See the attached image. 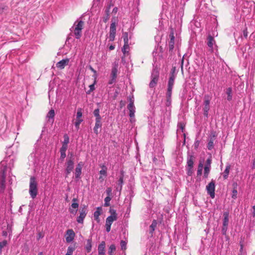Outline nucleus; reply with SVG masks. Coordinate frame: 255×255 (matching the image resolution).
Here are the masks:
<instances>
[{"mask_svg":"<svg viewBox=\"0 0 255 255\" xmlns=\"http://www.w3.org/2000/svg\"><path fill=\"white\" fill-rule=\"evenodd\" d=\"M108 254L112 255V245L109 247Z\"/></svg>","mask_w":255,"mask_h":255,"instance_id":"56","label":"nucleus"},{"mask_svg":"<svg viewBox=\"0 0 255 255\" xmlns=\"http://www.w3.org/2000/svg\"><path fill=\"white\" fill-rule=\"evenodd\" d=\"M100 173L102 175H104V176H106V171L105 169H102L100 171Z\"/></svg>","mask_w":255,"mask_h":255,"instance_id":"52","label":"nucleus"},{"mask_svg":"<svg viewBox=\"0 0 255 255\" xmlns=\"http://www.w3.org/2000/svg\"><path fill=\"white\" fill-rule=\"evenodd\" d=\"M75 233L72 229L68 230L66 232V240L68 243L72 242L75 237Z\"/></svg>","mask_w":255,"mask_h":255,"instance_id":"18","label":"nucleus"},{"mask_svg":"<svg viewBox=\"0 0 255 255\" xmlns=\"http://www.w3.org/2000/svg\"><path fill=\"white\" fill-rule=\"evenodd\" d=\"M112 225V215L109 216L106 219V231L109 232L111 230V226Z\"/></svg>","mask_w":255,"mask_h":255,"instance_id":"26","label":"nucleus"},{"mask_svg":"<svg viewBox=\"0 0 255 255\" xmlns=\"http://www.w3.org/2000/svg\"><path fill=\"white\" fill-rule=\"evenodd\" d=\"M83 165V163L82 162H79L76 166L75 169V177L76 178H78L80 177V175L81 174V170Z\"/></svg>","mask_w":255,"mask_h":255,"instance_id":"23","label":"nucleus"},{"mask_svg":"<svg viewBox=\"0 0 255 255\" xmlns=\"http://www.w3.org/2000/svg\"><path fill=\"white\" fill-rule=\"evenodd\" d=\"M69 62V59L66 58L64 59H62V60L60 61L56 64V67L60 69H64L67 65H68Z\"/></svg>","mask_w":255,"mask_h":255,"instance_id":"16","label":"nucleus"},{"mask_svg":"<svg viewBox=\"0 0 255 255\" xmlns=\"http://www.w3.org/2000/svg\"><path fill=\"white\" fill-rule=\"evenodd\" d=\"M207 44L210 48L211 52H214L215 50H217V46L216 44L215 40L213 37L209 35L207 39Z\"/></svg>","mask_w":255,"mask_h":255,"instance_id":"7","label":"nucleus"},{"mask_svg":"<svg viewBox=\"0 0 255 255\" xmlns=\"http://www.w3.org/2000/svg\"><path fill=\"white\" fill-rule=\"evenodd\" d=\"M102 211V208L101 207H99L97 208V210L94 213V217L95 220H96L98 222L100 221L99 216L101 214V212Z\"/></svg>","mask_w":255,"mask_h":255,"instance_id":"24","label":"nucleus"},{"mask_svg":"<svg viewBox=\"0 0 255 255\" xmlns=\"http://www.w3.org/2000/svg\"><path fill=\"white\" fill-rule=\"evenodd\" d=\"M109 38L110 39V40H111L112 38V24H111L110 26V31L109 33Z\"/></svg>","mask_w":255,"mask_h":255,"instance_id":"49","label":"nucleus"},{"mask_svg":"<svg viewBox=\"0 0 255 255\" xmlns=\"http://www.w3.org/2000/svg\"><path fill=\"white\" fill-rule=\"evenodd\" d=\"M215 182L212 180L206 186L207 192L212 198L215 197Z\"/></svg>","mask_w":255,"mask_h":255,"instance_id":"9","label":"nucleus"},{"mask_svg":"<svg viewBox=\"0 0 255 255\" xmlns=\"http://www.w3.org/2000/svg\"><path fill=\"white\" fill-rule=\"evenodd\" d=\"M111 2L108 4L105 9V15L103 16V21L106 23L110 19L111 16L110 8H111Z\"/></svg>","mask_w":255,"mask_h":255,"instance_id":"19","label":"nucleus"},{"mask_svg":"<svg viewBox=\"0 0 255 255\" xmlns=\"http://www.w3.org/2000/svg\"><path fill=\"white\" fill-rule=\"evenodd\" d=\"M199 144H200V141L199 140L196 139L195 141V142L194 143V148L195 149L198 148L199 146Z\"/></svg>","mask_w":255,"mask_h":255,"instance_id":"47","label":"nucleus"},{"mask_svg":"<svg viewBox=\"0 0 255 255\" xmlns=\"http://www.w3.org/2000/svg\"><path fill=\"white\" fill-rule=\"evenodd\" d=\"M100 111L98 109H95L94 111V115L96 117V119H101V117L100 116Z\"/></svg>","mask_w":255,"mask_h":255,"instance_id":"39","label":"nucleus"},{"mask_svg":"<svg viewBox=\"0 0 255 255\" xmlns=\"http://www.w3.org/2000/svg\"><path fill=\"white\" fill-rule=\"evenodd\" d=\"M101 119H96L95 127L100 128L101 127Z\"/></svg>","mask_w":255,"mask_h":255,"instance_id":"41","label":"nucleus"},{"mask_svg":"<svg viewBox=\"0 0 255 255\" xmlns=\"http://www.w3.org/2000/svg\"><path fill=\"white\" fill-rule=\"evenodd\" d=\"M69 141V138L67 134L64 135V141L62 143V146L68 147V143Z\"/></svg>","mask_w":255,"mask_h":255,"instance_id":"35","label":"nucleus"},{"mask_svg":"<svg viewBox=\"0 0 255 255\" xmlns=\"http://www.w3.org/2000/svg\"><path fill=\"white\" fill-rule=\"evenodd\" d=\"M178 127L182 130V131H183L184 127V125L180 123L178 124Z\"/></svg>","mask_w":255,"mask_h":255,"instance_id":"53","label":"nucleus"},{"mask_svg":"<svg viewBox=\"0 0 255 255\" xmlns=\"http://www.w3.org/2000/svg\"><path fill=\"white\" fill-rule=\"evenodd\" d=\"M124 178V172L121 171L119 175V179L116 183V186L115 187L116 190L118 192H120L122 188V184L123 183Z\"/></svg>","mask_w":255,"mask_h":255,"instance_id":"12","label":"nucleus"},{"mask_svg":"<svg viewBox=\"0 0 255 255\" xmlns=\"http://www.w3.org/2000/svg\"><path fill=\"white\" fill-rule=\"evenodd\" d=\"M156 225H157V223H156V221L154 220L149 227L150 233H152L154 231L155 228L156 227Z\"/></svg>","mask_w":255,"mask_h":255,"instance_id":"36","label":"nucleus"},{"mask_svg":"<svg viewBox=\"0 0 255 255\" xmlns=\"http://www.w3.org/2000/svg\"><path fill=\"white\" fill-rule=\"evenodd\" d=\"M129 103H131V102H132V105H134V104H133L134 100H133V97H130L129 98Z\"/></svg>","mask_w":255,"mask_h":255,"instance_id":"55","label":"nucleus"},{"mask_svg":"<svg viewBox=\"0 0 255 255\" xmlns=\"http://www.w3.org/2000/svg\"><path fill=\"white\" fill-rule=\"evenodd\" d=\"M247 49V46L245 47H243L241 48V50L243 51V53H244V51H246ZM243 56H244V53H243Z\"/></svg>","mask_w":255,"mask_h":255,"instance_id":"59","label":"nucleus"},{"mask_svg":"<svg viewBox=\"0 0 255 255\" xmlns=\"http://www.w3.org/2000/svg\"><path fill=\"white\" fill-rule=\"evenodd\" d=\"M253 38H255V35L254 33H253L250 36L251 40H252Z\"/></svg>","mask_w":255,"mask_h":255,"instance_id":"63","label":"nucleus"},{"mask_svg":"<svg viewBox=\"0 0 255 255\" xmlns=\"http://www.w3.org/2000/svg\"><path fill=\"white\" fill-rule=\"evenodd\" d=\"M74 33L75 36L77 39H79L82 35V30L84 28V22L82 20L76 21L74 23Z\"/></svg>","mask_w":255,"mask_h":255,"instance_id":"4","label":"nucleus"},{"mask_svg":"<svg viewBox=\"0 0 255 255\" xmlns=\"http://www.w3.org/2000/svg\"><path fill=\"white\" fill-rule=\"evenodd\" d=\"M253 215L254 217H255V205L253 206Z\"/></svg>","mask_w":255,"mask_h":255,"instance_id":"58","label":"nucleus"},{"mask_svg":"<svg viewBox=\"0 0 255 255\" xmlns=\"http://www.w3.org/2000/svg\"><path fill=\"white\" fill-rule=\"evenodd\" d=\"M105 247L106 244L104 241L101 242V243L98 246V255H104L105 253Z\"/></svg>","mask_w":255,"mask_h":255,"instance_id":"22","label":"nucleus"},{"mask_svg":"<svg viewBox=\"0 0 255 255\" xmlns=\"http://www.w3.org/2000/svg\"><path fill=\"white\" fill-rule=\"evenodd\" d=\"M226 94L227 95V100L230 101L232 99V89L230 87L228 88L226 90Z\"/></svg>","mask_w":255,"mask_h":255,"instance_id":"32","label":"nucleus"},{"mask_svg":"<svg viewBox=\"0 0 255 255\" xmlns=\"http://www.w3.org/2000/svg\"><path fill=\"white\" fill-rule=\"evenodd\" d=\"M67 149V147L62 146L60 148V152L61 154L60 157L62 159H64L66 157V151Z\"/></svg>","mask_w":255,"mask_h":255,"instance_id":"31","label":"nucleus"},{"mask_svg":"<svg viewBox=\"0 0 255 255\" xmlns=\"http://www.w3.org/2000/svg\"><path fill=\"white\" fill-rule=\"evenodd\" d=\"M176 78V75L174 73V71L171 73L170 75V77L169 78L168 82V88L167 91L166 93L167 96V101L168 102H170L171 100V97L172 95V90L174 84V80Z\"/></svg>","mask_w":255,"mask_h":255,"instance_id":"2","label":"nucleus"},{"mask_svg":"<svg viewBox=\"0 0 255 255\" xmlns=\"http://www.w3.org/2000/svg\"><path fill=\"white\" fill-rule=\"evenodd\" d=\"M212 163V159L211 157H209L206 161L205 165L204 167V177L206 178L208 177L211 168Z\"/></svg>","mask_w":255,"mask_h":255,"instance_id":"8","label":"nucleus"},{"mask_svg":"<svg viewBox=\"0 0 255 255\" xmlns=\"http://www.w3.org/2000/svg\"><path fill=\"white\" fill-rule=\"evenodd\" d=\"M96 83H94V82L93 83V84L90 85L89 86V87H90V90L87 92V93L88 94H90L91 92H92L94 89H95V87H94V85Z\"/></svg>","mask_w":255,"mask_h":255,"instance_id":"45","label":"nucleus"},{"mask_svg":"<svg viewBox=\"0 0 255 255\" xmlns=\"http://www.w3.org/2000/svg\"><path fill=\"white\" fill-rule=\"evenodd\" d=\"M202 170L198 169L197 172V176H201L202 175Z\"/></svg>","mask_w":255,"mask_h":255,"instance_id":"54","label":"nucleus"},{"mask_svg":"<svg viewBox=\"0 0 255 255\" xmlns=\"http://www.w3.org/2000/svg\"><path fill=\"white\" fill-rule=\"evenodd\" d=\"M231 169V165L230 164H228L224 171L222 173V175L224 179H227L229 174L230 170Z\"/></svg>","mask_w":255,"mask_h":255,"instance_id":"30","label":"nucleus"},{"mask_svg":"<svg viewBox=\"0 0 255 255\" xmlns=\"http://www.w3.org/2000/svg\"><path fill=\"white\" fill-rule=\"evenodd\" d=\"M170 40L169 41V50L172 51L174 48L175 44V37L174 36V32L173 30H171L169 35Z\"/></svg>","mask_w":255,"mask_h":255,"instance_id":"17","label":"nucleus"},{"mask_svg":"<svg viewBox=\"0 0 255 255\" xmlns=\"http://www.w3.org/2000/svg\"><path fill=\"white\" fill-rule=\"evenodd\" d=\"M55 116V112L53 109H51L48 113L47 115V118L49 119V121H50V119H52V122H53V119Z\"/></svg>","mask_w":255,"mask_h":255,"instance_id":"33","label":"nucleus"},{"mask_svg":"<svg viewBox=\"0 0 255 255\" xmlns=\"http://www.w3.org/2000/svg\"><path fill=\"white\" fill-rule=\"evenodd\" d=\"M131 35H129V34L127 32H125L123 33L122 38L124 40V45L123 47L122 48V52L124 54V57H126L128 55V51L129 50V42L128 40L129 39H130Z\"/></svg>","mask_w":255,"mask_h":255,"instance_id":"3","label":"nucleus"},{"mask_svg":"<svg viewBox=\"0 0 255 255\" xmlns=\"http://www.w3.org/2000/svg\"><path fill=\"white\" fill-rule=\"evenodd\" d=\"M229 213L225 212L223 214V227L222 229V233L223 235H226L228 230V227L229 222Z\"/></svg>","mask_w":255,"mask_h":255,"instance_id":"6","label":"nucleus"},{"mask_svg":"<svg viewBox=\"0 0 255 255\" xmlns=\"http://www.w3.org/2000/svg\"><path fill=\"white\" fill-rule=\"evenodd\" d=\"M248 32L247 31V29L246 28L243 30V35L245 38H247L248 36Z\"/></svg>","mask_w":255,"mask_h":255,"instance_id":"51","label":"nucleus"},{"mask_svg":"<svg viewBox=\"0 0 255 255\" xmlns=\"http://www.w3.org/2000/svg\"><path fill=\"white\" fill-rule=\"evenodd\" d=\"M117 10H118V8L117 7H114L113 9V13H114V12L116 13L117 12Z\"/></svg>","mask_w":255,"mask_h":255,"instance_id":"60","label":"nucleus"},{"mask_svg":"<svg viewBox=\"0 0 255 255\" xmlns=\"http://www.w3.org/2000/svg\"><path fill=\"white\" fill-rule=\"evenodd\" d=\"M193 167H187V173L188 175L191 176L193 173Z\"/></svg>","mask_w":255,"mask_h":255,"instance_id":"42","label":"nucleus"},{"mask_svg":"<svg viewBox=\"0 0 255 255\" xmlns=\"http://www.w3.org/2000/svg\"><path fill=\"white\" fill-rule=\"evenodd\" d=\"M203 168V164L202 163V162L200 161L198 165V169L202 170Z\"/></svg>","mask_w":255,"mask_h":255,"instance_id":"50","label":"nucleus"},{"mask_svg":"<svg viewBox=\"0 0 255 255\" xmlns=\"http://www.w3.org/2000/svg\"><path fill=\"white\" fill-rule=\"evenodd\" d=\"M85 248L88 253H90L92 250V238H90L87 240Z\"/></svg>","mask_w":255,"mask_h":255,"instance_id":"29","label":"nucleus"},{"mask_svg":"<svg viewBox=\"0 0 255 255\" xmlns=\"http://www.w3.org/2000/svg\"><path fill=\"white\" fill-rule=\"evenodd\" d=\"M126 245H127V243L125 241H121V249L123 250H126Z\"/></svg>","mask_w":255,"mask_h":255,"instance_id":"43","label":"nucleus"},{"mask_svg":"<svg viewBox=\"0 0 255 255\" xmlns=\"http://www.w3.org/2000/svg\"><path fill=\"white\" fill-rule=\"evenodd\" d=\"M82 117V109L81 108H79L77 110L76 122L75 123V126L77 130L79 129L80 125L83 121Z\"/></svg>","mask_w":255,"mask_h":255,"instance_id":"10","label":"nucleus"},{"mask_svg":"<svg viewBox=\"0 0 255 255\" xmlns=\"http://www.w3.org/2000/svg\"><path fill=\"white\" fill-rule=\"evenodd\" d=\"M42 237H43V236L41 235V233H39L38 240H39L40 238H42Z\"/></svg>","mask_w":255,"mask_h":255,"instance_id":"61","label":"nucleus"},{"mask_svg":"<svg viewBox=\"0 0 255 255\" xmlns=\"http://www.w3.org/2000/svg\"><path fill=\"white\" fill-rule=\"evenodd\" d=\"M128 109L129 111V116L130 118V122H133L135 121L134 120V113L135 112V108L134 105H132V102L131 103H129L128 105Z\"/></svg>","mask_w":255,"mask_h":255,"instance_id":"13","label":"nucleus"},{"mask_svg":"<svg viewBox=\"0 0 255 255\" xmlns=\"http://www.w3.org/2000/svg\"><path fill=\"white\" fill-rule=\"evenodd\" d=\"M118 74V70L116 67H115L114 69H113V81L115 79V78L116 77Z\"/></svg>","mask_w":255,"mask_h":255,"instance_id":"40","label":"nucleus"},{"mask_svg":"<svg viewBox=\"0 0 255 255\" xmlns=\"http://www.w3.org/2000/svg\"><path fill=\"white\" fill-rule=\"evenodd\" d=\"M108 46H109V50H110V51H111V50H112V44H111V45H110L109 44V45H108Z\"/></svg>","mask_w":255,"mask_h":255,"instance_id":"64","label":"nucleus"},{"mask_svg":"<svg viewBox=\"0 0 255 255\" xmlns=\"http://www.w3.org/2000/svg\"><path fill=\"white\" fill-rule=\"evenodd\" d=\"M117 219V214L116 212L113 210V222Z\"/></svg>","mask_w":255,"mask_h":255,"instance_id":"48","label":"nucleus"},{"mask_svg":"<svg viewBox=\"0 0 255 255\" xmlns=\"http://www.w3.org/2000/svg\"><path fill=\"white\" fill-rule=\"evenodd\" d=\"M187 167H193L194 164L193 157L191 156L187 160Z\"/></svg>","mask_w":255,"mask_h":255,"instance_id":"34","label":"nucleus"},{"mask_svg":"<svg viewBox=\"0 0 255 255\" xmlns=\"http://www.w3.org/2000/svg\"><path fill=\"white\" fill-rule=\"evenodd\" d=\"M210 110V100L205 97V101L204 102L203 112L204 115L207 117L208 116V112Z\"/></svg>","mask_w":255,"mask_h":255,"instance_id":"15","label":"nucleus"},{"mask_svg":"<svg viewBox=\"0 0 255 255\" xmlns=\"http://www.w3.org/2000/svg\"><path fill=\"white\" fill-rule=\"evenodd\" d=\"M74 168V159L71 157L66 163V172L67 175L70 174Z\"/></svg>","mask_w":255,"mask_h":255,"instance_id":"14","label":"nucleus"},{"mask_svg":"<svg viewBox=\"0 0 255 255\" xmlns=\"http://www.w3.org/2000/svg\"><path fill=\"white\" fill-rule=\"evenodd\" d=\"M86 210L85 209L83 208L80 211V215L77 217V221L79 223H83V220L86 217Z\"/></svg>","mask_w":255,"mask_h":255,"instance_id":"21","label":"nucleus"},{"mask_svg":"<svg viewBox=\"0 0 255 255\" xmlns=\"http://www.w3.org/2000/svg\"><path fill=\"white\" fill-rule=\"evenodd\" d=\"M239 255H245V253L243 250V245L242 244L240 245V253Z\"/></svg>","mask_w":255,"mask_h":255,"instance_id":"46","label":"nucleus"},{"mask_svg":"<svg viewBox=\"0 0 255 255\" xmlns=\"http://www.w3.org/2000/svg\"><path fill=\"white\" fill-rule=\"evenodd\" d=\"M237 193L238 192L237 189H234L232 191V197L234 199H236L237 198Z\"/></svg>","mask_w":255,"mask_h":255,"instance_id":"44","label":"nucleus"},{"mask_svg":"<svg viewBox=\"0 0 255 255\" xmlns=\"http://www.w3.org/2000/svg\"><path fill=\"white\" fill-rule=\"evenodd\" d=\"M159 77V71L157 69L154 68L152 70L151 78V80L149 83V86L151 88L154 87L158 81Z\"/></svg>","mask_w":255,"mask_h":255,"instance_id":"5","label":"nucleus"},{"mask_svg":"<svg viewBox=\"0 0 255 255\" xmlns=\"http://www.w3.org/2000/svg\"><path fill=\"white\" fill-rule=\"evenodd\" d=\"M119 19L118 18L113 19V40L115 37V34L116 33V27L118 26Z\"/></svg>","mask_w":255,"mask_h":255,"instance_id":"27","label":"nucleus"},{"mask_svg":"<svg viewBox=\"0 0 255 255\" xmlns=\"http://www.w3.org/2000/svg\"><path fill=\"white\" fill-rule=\"evenodd\" d=\"M3 8L0 6V13H2L3 12Z\"/></svg>","mask_w":255,"mask_h":255,"instance_id":"62","label":"nucleus"},{"mask_svg":"<svg viewBox=\"0 0 255 255\" xmlns=\"http://www.w3.org/2000/svg\"><path fill=\"white\" fill-rule=\"evenodd\" d=\"M98 128H96L95 127L94 128V132L96 133V134H98Z\"/></svg>","mask_w":255,"mask_h":255,"instance_id":"57","label":"nucleus"},{"mask_svg":"<svg viewBox=\"0 0 255 255\" xmlns=\"http://www.w3.org/2000/svg\"><path fill=\"white\" fill-rule=\"evenodd\" d=\"M78 199L77 198H73L72 199V203L69 208V212L75 215L77 213V209L79 207V204L78 203Z\"/></svg>","mask_w":255,"mask_h":255,"instance_id":"11","label":"nucleus"},{"mask_svg":"<svg viewBox=\"0 0 255 255\" xmlns=\"http://www.w3.org/2000/svg\"><path fill=\"white\" fill-rule=\"evenodd\" d=\"M216 139L215 133H212L210 136L207 144V148L209 150H212L214 147V143Z\"/></svg>","mask_w":255,"mask_h":255,"instance_id":"20","label":"nucleus"},{"mask_svg":"<svg viewBox=\"0 0 255 255\" xmlns=\"http://www.w3.org/2000/svg\"><path fill=\"white\" fill-rule=\"evenodd\" d=\"M5 188V177L4 174L2 175V178L0 181V191L3 192Z\"/></svg>","mask_w":255,"mask_h":255,"instance_id":"25","label":"nucleus"},{"mask_svg":"<svg viewBox=\"0 0 255 255\" xmlns=\"http://www.w3.org/2000/svg\"><path fill=\"white\" fill-rule=\"evenodd\" d=\"M37 182L36 178L32 176L30 178L29 193L32 199H34L38 193Z\"/></svg>","mask_w":255,"mask_h":255,"instance_id":"1","label":"nucleus"},{"mask_svg":"<svg viewBox=\"0 0 255 255\" xmlns=\"http://www.w3.org/2000/svg\"><path fill=\"white\" fill-rule=\"evenodd\" d=\"M75 250V248L72 246H70L68 248L66 255H72L73 252Z\"/></svg>","mask_w":255,"mask_h":255,"instance_id":"37","label":"nucleus"},{"mask_svg":"<svg viewBox=\"0 0 255 255\" xmlns=\"http://www.w3.org/2000/svg\"><path fill=\"white\" fill-rule=\"evenodd\" d=\"M111 192V189L110 188H109L107 190V194L108 195V196L105 198V203H104V206H110V202L111 201V198L110 197V193Z\"/></svg>","mask_w":255,"mask_h":255,"instance_id":"28","label":"nucleus"},{"mask_svg":"<svg viewBox=\"0 0 255 255\" xmlns=\"http://www.w3.org/2000/svg\"><path fill=\"white\" fill-rule=\"evenodd\" d=\"M90 69L94 73V75H93V77H94V83H96V79L97 78V72L91 66H90Z\"/></svg>","mask_w":255,"mask_h":255,"instance_id":"38","label":"nucleus"}]
</instances>
